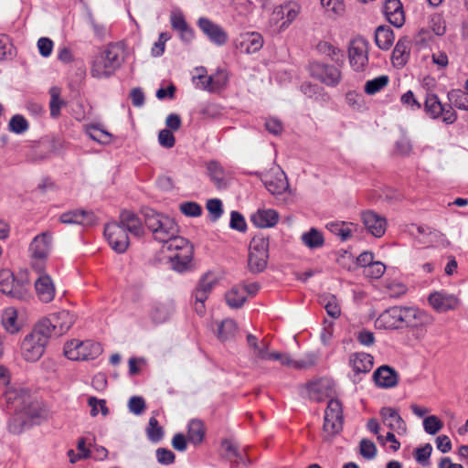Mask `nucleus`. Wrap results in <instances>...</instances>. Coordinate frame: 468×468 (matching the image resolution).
Returning a JSON list of instances; mask_svg holds the SVG:
<instances>
[{
  "label": "nucleus",
  "instance_id": "obj_1",
  "mask_svg": "<svg viewBox=\"0 0 468 468\" xmlns=\"http://www.w3.org/2000/svg\"><path fill=\"white\" fill-rule=\"evenodd\" d=\"M125 45L122 42L111 43L105 50L95 57L90 74L97 79L108 78L124 61Z\"/></svg>",
  "mask_w": 468,
  "mask_h": 468
},
{
  "label": "nucleus",
  "instance_id": "obj_2",
  "mask_svg": "<svg viewBox=\"0 0 468 468\" xmlns=\"http://www.w3.org/2000/svg\"><path fill=\"white\" fill-rule=\"evenodd\" d=\"M164 249L168 251H176L174 255L170 256L173 268L176 271H185L193 258V247L190 242L185 238L178 236V233L174 237L169 238L167 241H164Z\"/></svg>",
  "mask_w": 468,
  "mask_h": 468
},
{
  "label": "nucleus",
  "instance_id": "obj_3",
  "mask_svg": "<svg viewBox=\"0 0 468 468\" xmlns=\"http://www.w3.org/2000/svg\"><path fill=\"white\" fill-rule=\"evenodd\" d=\"M0 292L14 299L26 300L30 296L29 282L25 274L16 277L10 270H1Z\"/></svg>",
  "mask_w": 468,
  "mask_h": 468
},
{
  "label": "nucleus",
  "instance_id": "obj_4",
  "mask_svg": "<svg viewBox=\"0 0 468 468\" xmlns=\"http://www.w3.org/2000/svg\"><path fill=\"white\" fill-rule=\"evenodd\" d=\"M49 338L39 324H37L21 343V355L25 360L28 362L38 360L42 356Z\"/></svg>",
  "mask_w": 468,
  "mask_h": 468
},
{
  "label": "nucleus",
  "instance_id": "obj_5",
  "mask_svg": "<svg viewBox=\"0 0 468 468\" xmlns=\"http://www.w3.org/2000/svg\"><path fill=\"white\" fill-rule=\"evenodd\" d=\"M344 416L342 403L335 399L329 400L324 418L323 438L331 441L343 430Z\"/></svg>",
  "mask_w": 468,
  "mask_h": 468
},
{
  "label": "nucleus",
  "instance_id": "obj_6",
  "mask_svg": "<svg viewBox=\"0 0 468 468\" xmlns=\"http://www.w3.org/2000/svg\"><path fill=\"white\" fill-rule=\"evenodd\" d=\"M269 259V239L262 236L254 237L249 248L248 268L254 274L262 272Z\"/></svg>",
  "mask_w": 468,
  "mask_h": 468
},
{
  "label": "nucleus",
  "instance_id": "obj_7",
  "mask_svg": "<svg viewBox=\"0 0 468 468\" xmlns=\"http://www.w3.org/2000/svg\"><path fill=\"white\" fill-rule=\"evenodd\" d=\"M17 413L23 414L26 419L21 420H17L14 418L8 425V429L13 433L21 432L23 426L27 423V421H30L32 423L37 424L42 420H46L48 417L46 410L42 407L41 403L33 400L30 397V400L25 403Z\"/></svg>",
  "mask_w": 468,
  "mask_h": 468
},
{
  "label": "nucleus",
  "instance_id": "obj_8",
  "mask_svg": "<svg viewBox=\"0 0 468 468\" xmlns=\"http://www.w3.org/2000/svg\"><path fill=\"white\" fill-rule=\"evenodd\" d=\"M75 323V315L69 311L61 310L42 319L38 324L49 337L59 336L67 333Z\"/></svg>",
  "mask_w": 468,
  "mask_h": 468
},
{
  "label": "nucleus",
  "instance_id": "obj_9",
  "mask_svg": "<svg viewBox=\"0 0 468 468\" xmlns=\"http://www.w3.org/2000/svg\"><path fill=\"white\" fill-rule=\"evenodd\" d=\"M101 352V346L92 341L80 342L73 339L64 346V355L70 360H92Z\"/></svg>",
  "mask_w": 468,
  "mask_h": 468
},
{
  "label": "nucleus",
  "instance_id": "obj_10",
  "mask_svg": "<svg viewBox=\"0 0 468 468\" xmlns=\"http://www.w3.org/2000/svg\"><path fill=\"white\" fill-rule=\"evenodd\" d=\"M425 113L433 120L441 118L446 124H452L457 120V113L451 104H442L437 94L429 92L424 101Z\"/></svg>",
  "mask_w": 468,
  "mask_h": 468
},
{
  "label": "nucleus",
  "instance_id": "obj_11",
  "mask_svg": "<svg viewBox=\"0 0 468 468\" xmlns=\"http://www.w3.org/2000/svg\"><path fill=\"white\" fill-rule=\"evenodd\" d=\"M301 7L298 4L288 2L273 8L270 16V26L278 31L286 29L299 16Z\"/></svg>",
  "mask_w": 468,
  "mask_h": 468
},
{
  "label": "nucleus",
  "instance_id": "obj_12",
  "mask_svg": "<svg viewBox=\"0 0 468 468\" xmlns=\"http://www.w3.org/2000/svg\"><path fill=\"white\" fill-rule=\"evenodd\" d=\"M433 323V317L425 311L412 307H404L403 327L415 331L417 338H422L426 333L425 327Z\"/></svg>",
  "mask_w": 468,
  "mask_h": 468
},
{
  "label": "nucleus",
  "instance_id": "obj_13",
  "mask_svg": "<svg viewBox=\"0 0 468 468\" xmlns=\"http://www.w3.org/2000/svg\"><path fill=\"white\" fill-rule=\"evenodd\" d=\"M348 58L355 70L363 71L368 63L367 41L362 37L352 40L349 44Z\"/></svg>",
  "mask_w": 468,
  "mask_h": 468
},
{
  "label": "nucleus",
  "instance_id": "obj_14",
  "mask_svg": "<svg viewBox=\"0 0 468 468\" xmlns=\"http://www.w3.org/2000/svg\"><path fill=\"white\" fill-rule=\"evenodd\" d=\"M104 235L111 248L117 253H123L129 246L126 230L117 222L109 223L104 228Z\"/></svg>",
  "mask_w": 468,
  "mask_h": 468
},
{
  "label": "nucleus",
  "instance_id": "obj_15",
  "mask_svg": "<svg viewBox=\"0 0 468 468\" xmlns=\"http://www.w3.org/2000/svg\"><path fill=\"white\" fill-rule=\"evenodd\" d=\"M309 71L312 77L327 86H336L341 80V71L332 65L313 62L309 66Z\"/></svg>",
  "mask_w": 468,
  "mask_h": 468
},
{
  "label": "nucleus",
  "instance_id": "obj_16",
  "mask_svg": "<svg viewBox=\"0 0 468 468\" xmlns=\"http://www.w3.org/2000/svg\"><path fill=\"white\" fill-rule=\"evenodd\" d=\"M247 344L250 350L251 363L254 367L261 368L262 361L272 359L273 352H270L269 343L265 340L259 342L255 335L248 334Z\"/></svg>",
  "mask_w": 468,
  "mask_h": 468
},
{
  "label": "nucleus",
  "instance_id": "obj_17",
  "mask_svg": "<svg viewBox=\"0 0 468 468\" xmlns=\"http://www.w3.org/2000/svg\"><path fill=\"white\" fill-rule=\"evenodd\" d=\"M361 220L367 230L376 238H381L387 229V219L385 217L373 210H367L361 213Z\"/></svg>",
  "mask_w": 468,
  "mask_h": 468
},
{
  "label": "nucleus",
  "instance_id": "obj_18",
  "mask_svg": "<svg viewBox=\"0 0 468 468\" xmlns=\"http://www.w3.org/2000/svg\"><path fill=\"white\" fill-rule=\"evenodd\" d=\"M197 25L208 39L217 46H223L227 43L228 34L219 25L206 17H200Z\"/></svg>",
  "mask_w": 468,
  "mask_h": 468
},
{
  "label": "nucleus",
  "instance_id": "obj_19",
  "mask_svg": "<svg viewBox=\"0 0 468 468\" xmlns=\"http://www.w3.org/2000/svg\"><path fill=\"white\" fill-rule=\"evenodd\" d=\"M272 359L280 361L282 366L294 369H307L316 365L318 356L314 353H309L303 358L295 360L288 354L273 352Z\"/></svg>",
  "mask_w": 468,
  "mask_h": 468
},
{
  "label": "nucleus",
  "instance_id": "obj_20",
  "mask_svg": "<svg viewBox=\"0 0 468 468\" xmlns=\"http://www.w3.org/2000/svg\"><path fill=\"white\" fill-rule=\"evenodd\" d=\"M404 307L393 306L384 311L377 319L379 327L385 329L403 328Z\"/></svg>",
  "mask_w": 468,
  "mask_h": 468
},
{
  "label": "nucleus",
  "instance_id": "obj_21",
  "mask_svg": "<svg viewBox=\"0 0 468 468\" xmlns=\"http://www.w3.org/2000/svg\"><path fill=\"white\" fill-rule=\"evenodd\" d=\"M428 300L432 308L439 313L454 310L459 304V300L455 295L443 292L431 293Z\"/></svg>",
  "mask_w": 468,
  "mask_h": 468
},
{
  "label": "nucleus",
  "instance_id": "obj_22",
  "mask_svg": "<svg viewBox=\"0 0 468 468\" xmlns=\"http://www.w3.org/2000/svg\"><path fill=\"white\" fill-rule=\"evenodd\" d=\"M51 239V235L48 232H43L35 237L29 246L31 258L36 261L45 260L50 250Z\"/></svg>",
  "mask_w": 468,
  "mask_h": 468
},
{
  "label": "nucleus",
  "instance_id": "obj_23",
  "mask_svg": "<svg viewBox=\"0 0 468 468\" xmlns=\"http://www.w3.org/2000/svg\"><path fill=\"white\" fill-rule=\"evenodd\" d=\"M35 290L38 300L43 303L52 302L56 294L55 284L47 274H41L35 281Z\"/></svg>",
  "mask_w": 468,
  "mask_h": 468
},
{
  "label": "nucleus",
  "instance_id": "obj_24",
  "mask_svg": "<svg viewBox=\"0 0 468 468\" xmlns=\"http://www.w3.org/2000/svg\"><path fill=\"white\" fill-rule=\"evenodd\" d=\"M380 416L382 422L390 431H397L399 433H405L407 426L399 412L390 407H384L380 410Z\"/></svg>",
  "mask_w": 468,
  "mask_h": 468
},
{
  "label": "nucleus",
  "instance_id": "obj_25",
  "mask_svg": "<svg viewBox=\"0 0 468 468\" xmlns=\"http://www.w3.org/2000/svg\"><path fill=\"white\" fill-rule=\"evenodd\" d=\"M373 379L378 387L390 388L397 386L399 375L394 368L384 365L374 372Z\"/></svg>",
  "mask_w": 468,
  "mask_h": 468
},
{
  "label": "nucleus",
  "instance_id": "obj_26",
  "mask_svg": "<svg viewBox=\"0 0 468 468\" xmlns=\"http://www.w3.org/2000/svg\"><path fill=\"white\" fill-rule=\"evenodd\" d=\"M384 14L388 22L396 27H401L405 23L403 6L399 0H387Z\"/></svg>",
  "mask_w": 468,
  "mask_h": 468
},
{
  "label": "nucleus",
  "instance_id": "obj_27",
  "mask_svg": "<svg viewBox=\"0 0 468 468\" xmlns=\"http://www.w3.org/2000/svg\"><path fill=\"white\" fill-rule=\"evenodd\" d=\"M264 185L272 195H281L289 188L288 179L283 171H277L266 176Z\"/></svg>",
  "mask_w": 468,
  "mask_h": 468
},
{
  "label": "nucleus",
  "instance_id": "obj_28",
  "mask_svg": "<svg viewBox=\"0 0 468 468\" xmlns=\"http://www.w3.org/2000/svg\"><path fill=\"white\" fill-rule=\"evenodd\" d=\"M263 46V38L257 32H248L240 36L237 48L240 52L251 54L259 51Z\"/></svg>",
  "mask_w": 468,
  "mask_h": 468
},
{
  "label": "nucleus",
  "instance_id": "obj_29",
  "mask_svg": "<svg viewBox=\"0 0 468 468\" xmlns=\"http://www.w3.org/2000/svg\"><path fill=\"white\" fill-rule=\"evenodd\" d=\"M411 42L408 37L400 38L392 52V63L396 68H403L409 60Z\"/></svg>",
  "mask_w": 468,
  "mask_h": 468
},
{
  "label": "nucleus",
  "instance_id": "obj_30",
  "mask_svg": "<svg viewBox=\"0 0 468 468\" xmlns=\"http://www.w3.org/2000/svg\"><path fill=\"white\" fill-rule=\"evenodd\" d=\"M178 231V226L176 221L165 216L156 228L153 236L156 241L163 243L164 241H167L169 238L176 235Z\"/></svg>",
  "mask_w": 468,
  "mask_h": 468
},
{
  "label": "nucleus",
  "instance_id": "obj_31",
  "mask_svg": "<svg viewBox=\"0 0 468 468\" xmlns=\"http://www.w3.org/2000/svg\"><path fill=\"white\" fill-rule=\"evenodd\" d=\"M62 224L88 225L93 221V214L83 209L69 210L59 216Z\"/></svg>",
  "mask_w": 468,
  "mask_h": 468
},
{
  "label": "nucleus",
  "instance_id": "obj_32",
  "mask_svg": "<svg viewBox=\"0 0 468 468\" xmlns=\"http://www.w3.org/2000/svg\"><path fill=\"white\" fill-rule=\"evenodd\" d=\"M122 228L135 236L144 234L141 219L132 211L124 210L120 214L119 222Z\"/></svg>",
  "mask_w": 468,
  "mask_h": 468
},
{
  "label": "nucleus",
  "instance_id": "obj_33",
  "mask_svg": "<svg viewBox=\"0 0 468 468\" xmlns=\"http://www.w3.org/2000/svg\"><path fill=\"white\" fill-rule=\"evenodd\" d=\"M349 365L356 374H366L372 369L374 358L364 352L354 353L349 356Z\"/></svg>",
  "mask_w": 468,
  "mask_h": 468
},
{
  "label": "nucleus",
  "instance_id": "obj_34",
  "mask_svg": "<svg viewBox=\"0 0 468 468\" xmlns=\"http://www.w3.org/2000/svg\"><path fill=\"white\" fill-rule=\"evenodd\" d=\"M279 219V214L273 209H259L254 213L250 220L259 228H271Z\"/></svg>",
  "mask_w": 468,
  "mask_h": 468
},
{
  "label": "nucleus",
  "instance_id": "obj_35",
  "mask_svg": "<svg viewBox=\"0 0 468 468\" xmlns=\"http://www.w3.org/2000/svg\"><path fill=\"white\" fill-rule=\"evenodd\" d=\"M4 397L6 404L14 407L16 412L19 411L21 407L30 400V395L24 389H16L13 388H8L5 393Z\"/></svg>",
  "mask_w": 468,
  "mask_h": 468
},
{
  "label": "nucleus",
  "instance_id": "obj_36",
  "mask_svg": "<svg viewBox=\"0 0 468 468\" xmlns=\"http://www.w3.org/2000/svg\"><path fill=\"white\" fill-rule=\"evenodd\" d=\"M207 171L211 181L218 188H223L228 184V175L223 166L217 161H209L207 164Z\"/></svg>",
  "mask_w": 468,
  "mask_h": 468
},
{
  "label": "nucleus",
  "instance_id": "obj_37",
  "mask_svg": "<svg viewBox=\"0 0 468 468\" xmlns=\"http://www.w3.org/2000/svg\"><path fill=\"white\" fill-rule=\"evenodd\" d=\"M175 306L173 302L165 301L156 303L151 312V318L156 324L167 321L173 314Z\"/></svg>",
  "mask_w": 468,
  "mask_h": 468
},
{
  "label": "nucleus",
  "instance_id": "obj_38",
  "mask_svg": "<svg viewBox=\"0 0 468 468\" xmlns=\"http://www.w3.org/2000/svg\"><path fill=\"white\" fill-rule=\"evenodd\" d=\"M216 279L210 273L204 274L194 292L193 295L195 299L198 302H205L216 284Z\"/></svg>",
  "mask_w": 468,
  "mask_h": 468
},
{
  "label": "nucleus",
  "instance_id": "obj_39",
  "mask_svg": "<svg viewBox=\"0 0 468 468\" xmlns=\"http://www.w3.org/2000/svg\"><path fill=\"white\" fill-rule=\"evenodd\" d=\"M171 26L173 29L180 33L183 41L190 42L193 39L194 32L188 27L181 13H173L171 15Z\"/></svg>",
  "mask_w": 468,
  "mask_h": 468
},
{
  "label": "nucleus",
  "instance_id": "obj_40",
  "mask_svg": "<svg viewBox=\"0 0 468 468\" xmlns=\"http://www.w3.org/2000/svg\"><path fill=\"white\" fill-rule=\"evenodd\" d=\"M394 39L393 30L389 27L380 26L377 28L375 42L379 48L388 49L392 46Z\"/></svg>",
  "mask_w": 468,
  "mask_h": 468
},
{
  "label": "nucleus",
  "instance_id": "obj_41",
  "mask_svg": "<svg viewBox=\"0 0 468 468\" xmlns=\"http://www.w3.org/2000/svg\"><path fill=\"white\" fill-rule=\"evenodd\" d=\"M204 423L199 420H192L188 424L187 440L197 445L202 442L205 436Z\"/></svg>",
  "mask_w": 468,
  "mask_h": 468
},
{
  "label": "nucleus",
  "instance_id": "obj_42",
  "mask_svg": "<svg viewBox=\"0 0 468 468\" xmlns=\"http://www.w3.org/2000/svg\"><path fill=\"white\" fill-rule=\"evenodd\" d=\"M352 227H355L353 223L345 221L330 222L326 225L327 229L338 236L342 241H346L351 238L353 231Z\"/></svg>",
  "mask_w": 468,
  "mask_h": 468
},
{
  "label": "nucleus",
  "instance_id": "obj_43",
  "mask_svg": "<svg viewBox=\"0 0 468 468\" xmlns=\"http://www.w3.org/2000/svg\"><path fill=\"white\" fill-rule=\"evenodd\" d=\"M227 304L230 308L238 309L240 308L246 302V295L244 294V289L236 285L232 287L225 295Z\"/></svg>",
  "mask_w": 468,
  "mask_h": 468
},
{
  "label": "nucleus",
  "instance_id": "obj_44",
  "mask_svg": "<svg viewBox=\"0 0 468 468\" xmlns=\"http://www.w3.org/2000/svg\"><path fill=\"white\" fill-rule=\"evenodd\" d=\"M238 326L235 321L231 319L223 320L218 328V337L221 341H229L235 337Z\"/></svg>",
  "mask_w": 468,
  "mask_h": 468
},
{
  "label": "nucleus",
  "instance_id": "obj_45",
  "mask_svg": "<svg viewBox=\"0 0 468 468\" xmlns=\"http://www.w3.org/2000/svg\"><path fill=\"white\" fill-rule=\"evenodd\" d=\"M319 303L324 307L328 315L332 318H338L341 309L335 295L324 294L319 298Z\"/></svg>",
  "mask_w": 468,
  "mask_h": 468
},
{
  "label": "nucleus",
  "instance_id": "obj_46",
  "mask_svg": "<svg viewBox=\"0 0 468 468\" xmlns=\"http://www.w3.org/2000/svg\"><path fill=\"white\" fill-rule=\"evenodd\" d=\"M301 239L303 243L310 249L320 248L324 245V242L322 232L314 228H312L309 231L304 232L302 235Z\"/></svg>",
  "mask_w": 468,
  "mask_h": 468
},
{
  "label": "nucleus",
  "instance_id": "obj_47",
  "mask_svg": "<svg viewBox=\"0 0 468 468\" xmlns=\"http://www.w3.org/2000/svg\"><path fill=\"white\" fill-rule=\"evenodd\" d=\"M316 48L319 53L328 56L335 63H343L344 54L342 51L326 41H320Z\"/></svg>",
  "mask_w": 468,
  "mask_h": 468
},
{
  "label": "nucleus",
  "instance_id": "obj_48",
  "mask_svg": "<svg viewBox=\"0 0 468 468\" xmlns=\"http://www.w3.org/2000/svg\"><path fill=\"white\" fill-rule=\"evenodd\" d=\"M227 82V76H224L221 72H218L215 76L206 77L200 80V84H197L203 90L208 91H215L221 88Z\"/></svg>",
  "mask_w": 468,
  "mask_h": 468
},
{
  "label": "nucleus",
  "instance_id": "obj_49",
  "mask_svg": "<svg viewBox=\"0 0 468 468\" xmlns=\"http://www.w3.org/2000/svg\"><path fill=\"white\" fill-rule=\"evenodd\" d=\"M49 95H50V102H49V108H50V115L53 118H57L60 114V109L62 106L65 105V101L60 99V89L53 86L49 90Z\"/></svg>",
  "mask_w": 468,
  "mask_h": 468
},
{
  "label": "nucleus",
  "instance_id": "obj_50",
  "mask_svg": "<svg viewBox=\"0 0 468 468\" xmlns=\"http://www.w3.org/2000/svg\"><path fill=\"white\" fill-rule=\"evenodd\" d=\"M87 133L90 139L101 144H109L112 139V135L109 132L100 128L99 125H90L88 128Z\"/></svg>",
  "mask_w": 468,
  "mask_h": 468
},
{
  "label": "nucleus",
  "instance_id": "obj_51",
  "mask_svg": "<svg viewBox=\"0 0 468 468\" xmlns=\"http://www.w3.org/2000/svg\"><path fill=\"white\" fill-rule=\"evenodd\" d=\"M143 215L146 227L152 231L153 234L156 230V228L162 219L165 217V215L160 214L152 208H144L143 210Z\"/></svg>",
  "mask_w": 468,
  "mask_h": 468
},
{
  "label": "nucleus",
  "instance_id": "obj_52",
  "mask_svg": "<svg viewBox=\"0 0 468 468\" xmlns=\"http://www.w3.org/2000/svg\"><path fill=\"white\" fill-rule=\"evenodd\" d=\"M447 98L454 107L464 111L468 104V96L461 90L453 89L448 91Z\"/></svg>",
  "mask_w": 468,
  "mask_h": 468
},
{
  "label": "nucleus",
  "instance_id": "obj_53",
  "mask_svg": "<svg viewBox=\"0 0 468 468\" xmlns=\"http://www.w3.org/2000/svg\"><path fill=\"white\" fill-rule=\"evenodd\" d=\"M388 77L386 75L367 80L365 84V92L369 95L376 94L388 85Z\"/></svg>",
  "mask_w": 468,
  "mask_h": 468
},
{
  "label": "nucleus",
  "instance_id": "obj_54",
  "mask_svg": "<svg viewBox=\"0 0 468 468\" xmlns=\"http://www.w3.org/2000/svg\"><path fill=\"white\" fill-rule=\"evenodd\" d=\"M16 311L13 308H8L5 310L2 315V324L6 331L10 333H16L18 331V326L16 324Z\"/></svg>",
  "mask_w": 468,
  "mask_h": 468
},
{
  "label": "nucleus",
  "instance_id": "obj_55",
  "mask_svg": "<svg viewBox=\"0 0 468 468\" xmlns=\"http://www.w3.org/2000/svg\"><path fill=\"white\" fill-rule=\"evenodd\" d=\"M148 439L153 442H158L164 437V430L158 423V420L152 417L146 429Z\"/></svg>",
  "mask_w": 468,
  "mask_h": 468
},
{
  "label": "nucleus",
  "instance_id": "obj_56",
  "mask_svg": "<svg viewBox=\"0 0 468 468\" xmlns=\"http://www.w3.org/2000/svg\"><path fill=\"white\" fill-rule=\"evenodd\" d=\"M8 127L11 132L19 134L27 131L29 125L24 116L16 114L10 119Z\"/></svg>",
  "mask_w": 468,
  "mask_h": 468
},
{
  "label": "nucleus",
  "instance_id": "obj_57",
  "mask_svg": "<svg viewBox=\"0 0 468 468\" xmlns=\"http://www.w3.org/2000/svg\"><path fill=\"white\" fill-rule=\"evenodd\" d=\"M321 5L326 12L336 16H342L345 12V5L342 0H321Z\"/></svg>",
  "mask_w": 468,
  "mask_h": 468
},
{
  "label": "nucleus",
  "instance_id": "obj_58",
  "mask_svg": "<svg viewBox=\"0 0 468 468\" xmlns=\"http://www.w3.org/2000/svg\"><path fill=\"white\" fill-rule=\"evenodd\" d=\"M423 427L427 433L434 435L442 429L443 423L437 416L431 415L424 419Z\"/></svg>",
  "mask_w": 468,
  "mask_h": 468
},
{
  "label": "nucleus",
  "instance_id": "obj_59",
  "mask_svg": "<svg viewBox=\"0 0 468 468\" xmlns=\"http://www.w3.org/2000/svg\"><path fill=\"white\" fill-rule=\"evenodd\" d=\"M359 453L365 459H374L377 455V447L372 441L368 439H362L359 443Z\"/></svg>",
  "mask_w": 468,
  "mask_h": 468
},
{
  "label": "nucleus",
  "instance_id": "obj_60",
  "mask_svg": "<svg viewBox=\"0 0 468 468\" xmlns=\"http://www.w3.org/2000/svg\"><path fill=\"white\" fill-rule=\"evenodd\" d=\"M206 207L212 221H217L223 214L222 202L220 199L212 198L207 200Z\"/></svg>",
  "mask_w": 468,
  "mask_h": 468
},
{
  "label": "nucleus",
  "instance_id": "obj_61",
  "mask_svg": "<svg viewBox=\"0 0 468 468\" xmlns=\"http://www.w3.org/2000/svg\"><path fill=\"white\" fill-rule=\"evenodd\" d=\"M432 452V446L430 443H426L422 447L417 448L414 451L415 460L421 465L425 466L429 464V459Z\"/></svg>",
  "mask_w": 468,
  "mask_h": 468
},
{
  "label": "nucleus",
  "instance_id": "obj_62",
  "mask_svg": "<svg viewBox=\"0 0 468 468\" xmlns=\"http://www.w3.org/2000/svg\"><path fill=\"white\" fill-rule=\"evenodd\" d=\"M429 27L436 36H442L446 31L445 22L439 14L432 15L430 18Z\"/></svg>",
  "mask_w": 468,
  "mask_h": 468
},
{
  "label": "nucleus",
  "instance_id": "obj_63",
  "mask_svg": "<svg viewBox=\"0 0 468 468\" xmlns=\"http://www.w3.org/2000/svg\"><path fill=\"white\" fill-rule=\"evenodd\" d=\"M180 211L188 217H197L202 213V207L196 202H184L179 206Z\"/></svg>",
  "mask_w": 468,
  "mask_h": 468
},
{
  "label": "nucleus",
  "instance_id": "obj_64",
  "mask_svg": "<svg viewBox=\"0 0 468 468\" xmlns=\"http://www.w3.org/2000/svg\"><path fill=\"white\" fill-rule=\"evenodd\" d=\"M128 408L132 413L141 415L146 408L144 399L142 397L133 396L129 399Z\"/></svg>",
  "mask_w": 468,
  "mask_h": 468
}]
</instances>
